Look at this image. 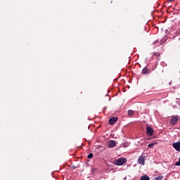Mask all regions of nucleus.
Instances as JSON below:
<instances>
[{
  "label": "nucleus",
  "mask_w": 180,
  "mask_h": 180,
  "mask_svg": "<svg viewBox=\"0 0 180 180\" xmlns=\"http://www.w3.org/2000/svg\"><path fill=\"white\" fill-rule=\"evenodd\" d=\"M122 147H129V142H124V143H122Z\"/></svg>",
  "instance_id": "12"
},
{
  "label": "nucleus",
  "mask_w": 180,
  "mask_h": 180,
  "mask_svg": "<svg viewBox=\"0 0 180 180\" xmlns=\"http://www.w3.org/2000/svg\"><path fill=\"white\" fill-rule=\"evenodd\" d=\"M178 120H179V118L178 117V116H174L170 120V124H172V126H175V124L178 123Z\"/></svg>",
  "instance_id": "2"
},
{
  "label": "nucleus",
  "mask_w": 180,
  "mask_h": 180,
  "mask_svg": "<svg viewBox=\"0 0 180 180\" xmlns=\"http://www.w3.org/2000/svg\"><path fill=\"white\" fill-rule=\"evenodd\" d=\"M145 161H146V156H143V155L139 156L138 159L139 164H141L142 165H144Z\"/></svg>",
  "instance_id": "6"
},
{
  "label": "nucleus",
  "mask_w": 180,
  "mask_h": 180,
  "mask_svg": "<svg viewBox=\"0 0 180 180\" xmlns=\"http://www.w3.org/2000/svg\"><path fill=\"white\" fill-rule=\"evenodd\" d=\"M164 176H158L156 177H155V180H162L163 179Z\"/></svg>",
  "instance_id": "11"
},
{
  "label": "nucleus",
  "mask_w": 180,
  "mask_h": 180,
  "mask_svg": "<svg viewBox=\"0 0 180 180\" xmlns=\"http://www.w3.org/2000/svg\"><path fill=\"white\" fill-rule=\"evenodd\" d=\"M126 162H127V159H126L125 158H120L114 160V164L118 166L124 165Z\"/></svg>",
  "instance_id": "1"
},
{
  "label": "nucleus",
  "mask_w": 180,
  "mask_h": 180,
  "mask_svg": "<svg viewBox=\"0 0 180 180\" xmlns=\"http://www.w3.org/2000/svg\"><path fill=\"white\" fill-rule=\"evenodd\" d=\"M127 113H128V115L133 116V115H134V111L129 110H128Z\"/></svg>",
  "instance_id": "10"
},
{
  "label": "nucleus",
  "mask_w": 180,
  "mask_h": 180,
  "mask_svg": "<svg viewBox=\"0 0 180 180\" xmlns=\"http://www.w3.org/2000/svg\"><path fill=\"white\" fill-rule=\"evenodd\" d=\"M146 134H148V136H153V134H154V129H153V128L150 127H147Z\"/></svg>",
  "instance_id": "5"
},
{
  "label": "nucleus",
  "mask_w": 180,
  "mask_h": 180,
  "mask_svg": "<svg viewBox=\"0 0 180 180\" xmlns=\"http://www.w3.org/2000/svg\"><path fill=\"white\" fill-rule=\"evenodd\" d=\"M94 157V154L90 153L88 155L87 158H92Z\"/></svg>",
  "instance_id": "15"
},
{
  "label": "nucleus",
  "mask_w": 180,
  "mask_h": 180,
  "mask_svg": "<svg viewBox=\"0 0 180 180\" xmlns=\"http://www.w3.org/2000/svg\"><path fill=\"white\" fill-rule=\"evenodd\" d=\"M155 144H156V143H149V144L148 145V147L149 148H153V147H154V146H155Z\"/></svg>",
  "instance_id": "13"
},
{
  "label": "nucleus",
  "mask_w": 180,
  "mask_h": 180,
  "mask_svg": "<svg viewBox=\"0 0 180 180\" xmlns=\"http://www.w3.org/2000/svg\"><path fill=\"white\" fill-rule=\"evenodd\" d=\"M170 1V2H172V1H174V0H169Z\"/></svg>",
  "instance_id": "16"
},
{
  "label": "nucleus",
  "mask_w": 180,
  "mask_h": 180,
  "mask_svg": "<svg viewBox=\"0 0 180 180\" xmlns=\"http://www.w3.org/2000/svg\"><path fill=\"white\" fill-rule=\"evenodd\" d=\"M180 166V158H179V161L175 163V167H179Z\"/></svg>",
  "instance_id": "14"
},
{
  "label": "nucleus",
  "mask_w": 180,
  "mask_h": 180,
  "mask_svg": "<svg viewBox=\"0 0 180 180\" xmlns=\"http://www.w3.org/2000/svg\"><path fill=\"white\" fill-rule=\"evenodd\" d=\"M116 144H117V143H116V141H113V140H110L107 143V146H108V148H113V147L116 146Z\"/></svg>",
  "instance_id": "3"
},
{
  "label": "nucleus",
  "mask_w": 180,
  "mask_h": 180,
  "mask_svg": "<svg viewBox=\"0 0 180 180\" xmlns=\"http://www.w3.org/2000/svg\"><path fill=\"white\" fill-rule=\"evenodd\" d=\"M172 147L176 151H180V142H176L172 143Z\"/></svg>",
  "instance_id": "7"
},
{
  "label": "nucleus",
  "mask_w": 180,
  "mask_h": 180,
  "mask_svg": "<svg viewBox=\"0 0 180 180\" xmlns=\"http://www.w3.org/2000/svg\"><path fill=\"white\" fill-rule=\"evenodd\" d=\"M140 180H150V177L147 175H143L141 177Z\"/></svg>",
  "instance_id": "9"
},
{
  "label": "nucleus",
  "mask_w": 180,
  "mask_h": 180,
  "mask_svg": "<svg viewBox=\"0 0 180 180\" xmlns=\"http://www.w3.org/2000/svg\"><path fill=\"white\" fill-rule=\"evenodd\" d=\"M142 74H148V68H147V67H145L143 70H142Z\"/></svg>",
  "instance_id": "8"
},
{
  "label": "nucleus",
  "mask_w": 180,
  "mask_h": 180,
  "mask_svg": "<svg viewBox=\"0 0 180 180\" xmlns=\"http://www.w3.org/2000/svg\"><path fill=\"white\" fill-rule=\"evenodd\" d=\"M117 120H119V118H117V117H112L109 120L108 123L111 126H113V124H115L117 122Z\"/></svg>",
  "instance_id": "4"
}]
</instances>
